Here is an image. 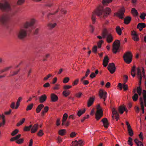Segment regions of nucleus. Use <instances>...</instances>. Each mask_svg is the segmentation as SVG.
I'll return each mask as SVG.
<instances>
[{
	"mask_svg": "<svg viewBox=\"0 0 146 146\" xmlns=\"http://www.w3.org/2000/svg\"><path fill=\"white\" fill-rule=\"evenodd\" d=\"M69 78L68 77H66L64 78L63 82L64 83H66L69 80Z\"/></svg>",
	"mask_w": 146,
	"mask_h": 146,
	"instance_id": "40",
	"label": "nucleus"
},
{
	"mask_svg": "<svg viewBox=\"0 0 146 146\" xmlns=\"http://www.w3.org/2000/svg\"><path fill=\"white\" fill-rule=\"evenodd\" d=\"M33 104H31L29 105L27 107L26 110L27 111H28L31 110L33 108Z\"/></svg>",
	"mask_w": 146,
	"mask_h": 146,
	"instance_id": "36",
	"label": "nucleus"
},
{
	"mask_svg": "<svg viewBox=\"0 0 146 146\" xmlns=\"http://www.w3.org/2000/svg\"><path fill=\"white\" fill-rule=\"evenodd\" d=\"M78 80L76 79L75 80L73 83L72 84L73 86H75L77 85L78 83Z\"/></svg>",
	"mask_w": 146,
	"mask_h": 146,
	"instance_id": "55",
	"label": "nucleus"
},
{
	"mask_svg": "<svg viewBox=\"0 0 146 146\" xmlns=\"http://www.w3.org/2000/svg\"><path fill=\"white\" fill-rule=\"evenodd\" d=\"M125 12V10L124 9H122L117 13L116 15L120 18L121 19H122L123 18V15Z\"/></svg>",
	"mask_w": 146,
	"mask_h": 146,
	"instance_id": "13",
	"label": "nucleus"
},
{
	"mask_svg": "<svg viewBox=\"0 0 146 146\" xmlns=\"http://www.w3.org/2000/svg\"><path fill=\"white\" fill-rule=\"evenodd\" d=\"M131 20V18L130 17H127L124 19V23L126 24L129 23Z\"/></svg>",
	"mask_w": 146,
	"mask_h": 146,
	"instance_id": "24",
	"label": "nucleus"
},
{
	"mask_svg": "<svg viewBox=\"0 0 146 146\" xmlns=\"http://www.w3.org/2000/svg\"><path fill=\"white\" fill-rule=\"evenodd\" d=\"M1 117L2 119L3 124V125H4L5 123V116L3 114H2L1 116Z\"/></svg>",
	"mask_w": 146,
	"mask_h": 146,
	"instance_id": "48",
	"label": "nucleus"
},
{
	"mask_svg": "<svg viewBox=\"0 0 146 146\" xmlns=\"http://www.w3.org/2000/svg\"><path fill=\"white\" fill-rule=\"evenodd\" d=\"M46 98L47 97L46 95L43 94L39 98V102L41 103H43L46 100Z\"/></svg>",
	"mask_w": 146,
	"mask_h": 146,
	"instance_id": "18",
	"label": "nucleus"
},
{
	"mask_svg": "<svg viewBox=\"0 0 146 146\" xmlns=\"http://www.w3.org/2000/svg\"><path fill=\"white\" fill-rule=\"evenodd\" d=\"M78 142L77 141H73L72 142V145L74 146H78Z\"/></svg>",
	"mask_w": 146,
	"mask_h": 146,
	"instance_id": "46",
	"label": "nucleus"
},
{
	"mask_svg": "<svg viewBox=\"0 0 146 146\" xmlns=\"http://www.w3.org/2000/svg\"><path fill=\"white\" fill-rule=\"evenodd\" d=\"M139 100L140 102L142 110V113H144V106L143 98L142 97L140 98Z\"/></svg>",
	"mask_w": 146,
	"mask_h": 146,
	"instance_id": "23",
	"label": "nucleus"
},
{
	"mask_svg": "<svg viewBox=\"0 0 146 146\" xmlns=\"http://www.w3.org/2000/svg\"><path fill=\"white\" fill-rule=\"evenodd\" d=\"M142 90V89L141 88L140 86L137 87V92H141Z\"/></svg>",
	"mask_w": 146,
	"mask_h": 146,
	"instance_id": "59",
	"label": "nucleus"
},
{
	"mask_svg": "<svg viewBox=\"0 0 146 146\" xmlns=\"http://www.w3.org/2000/svg\"><path fill=\"white\" fill-rule=\"evenodd\" d=\"M0 9L6 11L10 12L9 15L5 14L0 16V24L3 26L7 27L10 17L15 14L14 12L13 11L10 5L7 2H6L4 4L0 3Z\"/></svg>",
	"mask_w": 146,
	"mask_h": 146,
	"instance_id": "1",
	"label": "nucleus"
},
{
	"mask_svg": "<svg viewBox=\"0 0 146 146\" xmlns=\"http://www.w3.org/2000/svg\"><path fill=\"white\" fill-rule=\"evenodd\" d=\"M138 98V95L137 94H135L134 96H133L132 98L134 101H136Z\"/></svg>",
	"mask_w": 146,
	"mask_h": 146,
	"instance_id": "35",
	"label": "nucleus"
},
{
	"mask_svg": "<svg viewBox=\"0 0 146 146\" xmlns=\"http://www.w3.org/2000/svg\"><path fill=\"white\" fill-rule=\"evenodd\" d=\"M51 98L52 102H55L58 100V98L56 95L52 94L51 96Z\"/></svg>",
	"mask_w": 146,
	"mask_h": 146,
	"instance_id": "19",
	"label": "nucleus"
},
{
	"mask_svg": "<svg viewBox=\"0 0 146 146\" xmlns=\"http://www.w3.org/2000/svg\"><path fill=\"white\" fill-rule=\"evenodd\" d=\"M131 13L133 15L135 16H137L138 15V13L137 11L135 8H132L131 10Z\"/></svg>",
	"mask_w": 146,
	"mask_h": 146,
	"instance_id": "27",
	"label": "nucleus"
},
{
	"mask_svg": "<svg viewBox=\"0 0 146 146\" xmlns=\"http://www.w3.org/2000/svg\"><path fill=\"white\" fill-rule=\"evenodd\" d=\"M56 25V23H49L48 24V28L50 29H52L54 28Z\"/></svg>",
	"mask_w": 146,
	"mask_h": 146,
	"instance_id": "26",
	"label": "nucleus"
},
{
	"mask_svg": "<svg viewBox=\"0 0 146 146\" xmlns=\"http://www.w3.org/2000/svg\"><path fill=\"white\" fill-rule=\"evenodd\" d=\"M68 117V115L67 114L65 113H64L63 117V118L62 120H63L64 121H66Z\"/></svg>",
	"mask_w": 146,
	"mask_h": 146,
	"instance_id": "52",
	"label": "nucleus"
},
{
	"mask_svg": "<svg viewBox=\"0 0 146 146\" xmlns=\"http://www.w3.org/2000/svg\"><path fill=\"white\" fill-rule=\"evenodd\" d=\"M131 34L132 36V38L134 41H138L139 40L138 35L135 31H131Z\"/></svg>",
	"mask_w": 146,
	"mask_h": 146,
	"instance_id": "11",
	"label": "nucleus"
},
{
	"mask_svg": "<svg viewBox=\"0 0 146 146\" xmlns=\"http://www.w3.org/2000/svg\"><path fill=\"white\" fill-rule=\"evenodd\" d=\"M134 141L137 146H143L141 141H139L137 139H135L134 140Z\"/></svg>",
	"mask_w": 146,
	"mask_h": 146,
	"instance_id": "25",
	"label": "nucleus"
},
{
	"mask_svg": "<svg viewBox=\"0 0 146 146\" xmlns=\"http://www.w3.org/2000/svg\"><path fill=\"white\" fill-rule=\"evenodd\" d=\"M25 118H23L19 122L17 123V126H19L20 125H22L25 122Z\"/></svg>",
	"mask_w": 146,
	"mask_h": 146,
	"instance_id": "33",
	"label": "nucleus"
},
{
	"mask_svg": "<svg viewBox=\"0 0 146 146\" xmlns=\"http://www.w3.org/2000/svg\"><path fill=\"white\" fill-rule=\"evenodd\" d=\"M52 76V75L50 74H48L46 77L44 78V80H46L48 79L50 77Z\"/></svg>",
	"mask_w": 146,
	"mask_h": 146,
	"instance_id": "53",
	"label": "nucleus"
},
{
	"mask_svg": "<svg viewBox=\"0 0 146 146\" xmlns=\"http://www.w3.org/2000/svg\"><path fill=\"white\" fill-rule=\"evenodd\" d=\"M76 135V133L75 132H73L70 134V137H73L75 136Z\"/></svg>",
	"mask_w": 146,
	"mask_h": 146,
	"instance_id": "61",
	"label": "nucleus"
},
{
	"mask_svg": "<svg viewBox=\"0 0 146 146\" xmlns=\"http://www.w3.org/2000/svg\"><path fill=\"white\" fill-rule=\"evenodd\" d=\"M137 70V76L138 78L139 79V85L140 86L141 84V81L142 77L145 78V71L144 69L142 68V72L141 70L139 68H138Z\"/></svg>",
	"mask_w": 146,
	"mask_h": 146,
	"instance_id": "5",
	"label": "nucleus"
},
{
	"mask_svg": "<svg viewBox=\"0 0 146 146\" xmlns=\"http://www.w3.org/2000/svg\"><path fill=\"white\" fill-rule=\"evenodd\" d=\"M66 132V130L64 129H62L59 131L58 133L59 135L63 136L64 135Z\"/></svg>",
	"mask_w": 146,
	"mask_h": 146,
	"instance_id": "34",
	"label": "nucleus"
},
{
	"mask_svg": "<svg viewBox=\"0 0 146 146\" xmlns=\"http://www.w3.org/2000/svg\"><path fill=\"white\" fill-rule=\"evenodd\" d=\"M120 45L119 41L118 40H116L114 42L113 45V51L114 53L116 54L117 52H118Z\"/></svg>",
	"mask_w": 146,
	"mask_h": 146,
	"instance_id": "7",
	"label": "nucleus"
},
{
	"mask_svg": "<svg viewBox=\"0 0 146 146\" xmlns=\"http://www.w3.org/2000/svg\"><path fill=\"white\" fill-rule=\"evenodd\" d=\"M103 42V41L102 40H101L99 41L98 43V47L99 48H100L101 47V46L102 43Z\"/></svg>",
	"mask_w": 146,
	"mask_h": 146,
	"instance_id": "44",
	"label": "nucleus"
},
{
	"mask_svg": "<svg viewBox=\"0 0 146 146\" xmlns=\"http://www.w3.org/2000/svg\"><path fill=\"white\" fill-rule=\"evenodd\" d=\"M12 66H10L9 67H6L4 68L3 69L4 71V72H5L8 71L10 69L12 68Z\"/></svg>",
	"mask_w": 146,
	"mask_h": 146,
	"instance_id": "45",
	"label": "nucleus"
},
{
	"mask_svg": "<svg viewBox=\"0 0 146 146\" xmlns=\"http://www.w3.org/2000/svg\"><path fill=\"white\" fill-rule=\"evenodd\" d=\"M104 124V127L106 128H108L109 126V123L107 118H104L102 119L101 120Z\"/></svg>",
	"mask_w": 146,
	"mask_h": 146,
	"instance_id": "14",
	"label": "nucleus"
},
{
	"mask_svg": "<svg viewBox=\"0 0 146 146\" xmlns=\"http://www.w3.org/2000/svg\"><path fill=\"white\" fill-rule=\"evenodd\" d=\"M102 35L104 38H106V40L108 43L111 42L113 40V38L111 35L108 33L106 29H104L102 31Z\"/></svg>",
	"mask_w": 146,
	"mask_h": 146,
	"instance_id": "4",
	"label": "nucleus"
},
{
	"mask_svg": "<svg viewBox=\"0 0 146 146\" xmlns=\"http://www.w3.org/2000/svg\"><path fill=\"white\" fill-rule=\"evenodd\" d=\"M95 76L96 74L94 72H92L90 75V77L91 78L95 77Z\"/></svg>",
	"mask_w": 146,
	"mask_h": 146,
	"instance_id": "63",
	"label": "nucleus"
},
{
	"mask_svg": "<svg viewBox=\"0 0 146 146\" xmlns=\"http://www.w3.org/2000/svg\"><path fill=\"white\" fill-rule=\"evenodd\" d=\"M94 100V98L90 97V98L88 102V107H90L92 105Z\"/></svg>",
	"mask_w": 146,
	"mask_h": 146,
	"instance_id": "20",
	"label": "nucleus"
},
{
	"mask_svg": "<svg viewBox=\"0 0 146 146\" xmlns=\"http://www.w3.org/2000/svg\"><path fill=\"white\" fill-rule=\"evenodd\" d=\"M85 111L86 110L85 109H84L83 110H79L77 113L78 116L79 117L80 116L82 115L85 113Z\"/></svg>",
	"mask_w": 146,
	"mask_h": 146,
	"instance_id": "30",
	"label": "nucleus"
},
{
	"mask_svg": "<svg viewBox=\"0 0 146 146\" xmlns=\"http://www.w3.org/2000/svg\"><path fill=\"white\" fill-rule=\"evenodd\" d=\"M22 99V98L21 97H19L17 100V102H16V105L15 107V109H17L20 105V102L21 100Z\"/></svg>",
	"mask_w": 146,
	"mask_h": 146,
	"instance_id": "32",
	"label": "nucleus"
},
{
	"mask_svg": "<svg viewBox=\"0 0 146 146\" xmlns=\"http://www.w3.org/2000/svg\"><path fill=\"white\" fill-rule=\"evenodd\" d=\"M139 137L140 139V140L141 141H142L143 139V133L142 132H141L140 134L139 135Z\"/></svg>",
	"mask_w": 146,
	"mask_h": 146,
	"instance_id": "58",
	"label": "nucleus"
},
{
	"mask_svg": "<svg viewBox=\"0 0 146 146\" xmlns=\"http://www.w3.org/2000/svg\"><path fill=\"white\" fill-rule=\"evenodd\" d=\"M59 85L58 84H56L54 87L53 88V89L55 90H58L59 89Z\"/></svg>",
	"mask_w": 146,
	"mask_h": 146,
	"instance_id": "62",
	"label": "nucleus"
},
{
	"mask_svg": "<svg viewBox=\"0 0 146 146\" xmlns=\"http://www.w3.org/2000/svg\"><path fill=\"white\" fill-rule=\"evenodd\" d=\"M109 58L107 56L104 57L103 63V65L104 67H106L108 65L109 62Z\"/></svg>",
	"mask_w": 146,
	"mask_h": 146,
	"instance_id": "15",
	"label": "nucleus"
},
{
	"mask_svg": "<svg viewBox=\"0 0 146 146\" xmlns=\"http://www.w3.org/2000/svg\"><path fill=\"white\" fill-rule=\"evenodd\" d=\"M62 94L65 97H67L70 94V92L67 91H64Z\"/></svg>",
	"mask_w": 146,
	"mask_h": 146,
	"instance_id": "39",
	"label": "nucleus"
},
{
	"mask_svg": "<svg viewBox=\"0 0 146 146\" xmlns=\"http://www.w3.org/2000/svg\"><path fill=\"white\" fill-rule=\"evenodd\" d=\"M44 106L43 104H41L39 105L37 107L36 111L37 113H39L42 109L43 108Z\"/></svg>",
	"mask_w": 146,
	"mask_h": 146,
	"instance_id": "21",
	"label": "nucleus"
},
{
	"mask_svg": "<svg viewBox=\"0 0 146 146\" xmlns=\"http://www.w3.org/2000/svg\"><path fill=\"white\" fill-rule=\"evenodd\" d=\"M97 47L96 46H94L92 48V51L94 53H96L97 51Z\"/></svg>",
	"mask_w": 146,
	"mask_h": 146,
	"instance_id": "47",
	"label": "nucleus"
},
{
	"mask_svg": "<svg viewBox=\"0 0 146 146\" xmlns=\"http://www.w3.org/2000/svg\"><path fill=\"white\" fill-rule=\"evenodd\" d=\"M145 15L144 13H143L141 15L140 17L141 19H145Z\"/></svg>",
	"mask_w": 146,
	"mask_h": 146,
	"instance_id": "57",
	"label": "nucleus"
},
{
	"mask_svg": "<svg viewBox=\"0 0 146 146\" xmlns=\"http://www.w3.org/2000/svg\"><path fill=\"white\" fill-rule=\"evenodd\" d=\"M111 0H103L102 3L103 4H106L107 3L110 2Z\"/></svg>",
	"mask_w": 146,
	"mask_h": 146,
	"instance_id": "51",
	"label": "nucleus"
},
{
	"mask_svg": "<svg viewBox=\"0 0 146 146\" xmlns=\"http://www.w3.org/2000/svg\"><path fill=\"white\" fill-rule=\"evenodd\" d=\"M135 66H133L132 68V69L131 70V76L133 77H134L135 75V73H133V72H135Z\"/></svg>",
	"mask_w": 146,
	"mask_h": 146,
	"instance_id": "31",
	"label": "nucleus"
},
{
	"mask_svg": "<svg viewBox=\"0 0 146 146\" xmlns=\"http://www.w3.org/2000/svg\"><path fill=\"white\" fill-rule=\"evenodd\" d=\"M82 94V93L79 92L78 93H76V94L75 95H76V97H77V98H80L81 97Z\"/></svg>",
	"mask_w": 146,
	"mask_h": 146,
	"instance_id": "54",
	"label": "nucleus"
},
{
	"mask_svg": "<svg viewBox=\"0 0 146 146\" xmlns=\"http://www.w3.org/2000/svg\"><path fill=\"white\" fill-rule=\"evenodd\" d=\"M19 130L18 129H16L13 131L11 133V135L12 136H13L17 134V133L18 132Z\"/></svg>",
	"mask_w": 146,
	"mask_h": 146,
	"instance_id": "42",
	"label": "nucleus"
},
{
	"mask_svg": "<svg viewBox=\"0 0 146 146\" xmlns=\"http://www.w3.org/2000/svg\"><path fill=\"white\" fill-rule=\"evenodd\" d=\"M111 12V9L108 7H107L105 9H104L102 7L98 8L93 12L92 17L93 23L94 24L95 22V15H97L98 16L100 17L103 14V17L105 18L109 15Z\"/></svg>",
	"mask_w": 146,
	"mask_h": 146,
	"instance_id": "3",
	"label": "nucleus"
},
{
	"mask_svg": "<svg viewBox=\"0 0 146 146\" xmlns=\"http://www.w3.org/2000/svg\"><path fill=\"white\" fill-rule=\"evenodd\" d=\"M112 113L113 115L112 117L113 118L114 117V115H115V118L117 121L119 118V115L117 111L115 109L113 108L112 110Z\"/></svg>",
	"mask_w": 146,
	"mask_h": 146,
	"instance_id": "12",
	"label": "nucleus"
},
{
	"mask_svg": "<svg viewBox=\"0 0 146 146\" xmlns=\"http://www.w3.org/2000/svg\"><path fill=\"white\" fill-rule=\"evenodd\" d=\"M21 135V134H19L18 135H17L14 138H15V139H16V140L17 141V140L19 139Z\"/></svg>",
	"mask_w": 146,
	"mask_h": 146,
	"instance_id": "60",
	"label": "nucleus"
},
{
	"mask_svg": "<svg viewBox=\"0 0 146 146\" xmlns=\"http://www.w3.org/2000/svg\"><path fill=\"white\" fill-rule=\"evenodd\" d=\"M10 107L13 109L15 108V103L14 102H12L10 105Z\"/></svg>",
	"mask_w": 146,
	"mask_h": 146,
	"instance_id": "56",
	"label": "nucleus"
},
{
	"mask_svg": "<svg viewBox=\"0 0 146 146\" xmlns=\"http://www.w3.org/2000/svg\"><path fill=\"white\" fill-rule=\"evenodd\" d=\"M48 110V107L46 106L44 108V111L45 112H47Z\"/></svg>",
	"mask_w": 146,
	"mask_h": 146,
	"instance_id": "64",
	"label": "nucleus"
},
{
	"mask_svg": "<svg viewBox=\"0 0 146 146\" xmlns=\"http://www.w3.org/2000/svg\"><path fill=\"white\" fill-rule=\"evenodd\" d=\"M44 134L43 131L42 130H39V132L37 133V135L39 136H41Z\"/></svg>",
	"mask_w": 146,
	"mask_h": 146,
	"instance_id": "43",
	"label": "nucleus"
},
{
	"mask_svg": "<svg viewBox=\"0 0 146 146\" xmlns=\"http://www.w3.org/2000/svg\"><path fill=\"white\" fill-rule=\"evenodd\" d=\"M38 128V125L37 124H35L32 128L31 130V133H33L36 132Z\"/></svg>",
	"mask_w": 146,
	"mask_h": 146,
	"instance_id": "22",
	"label": "nucleus"
},
{
	"mask_svg": "<svg viewBox=\"0 0 146 146\" xmlns=\"http://www.w3.org/2000/svg\"><path fill=\"white\" fill-rule=\"evenodd\" d=\"M36 21L34 19H32L30 22H26L24 25V28L21 29L17 33V36L19 38L22 39L25 38L27 35V31L31 32L35 28L34 24Z\"/></svg>",
	"mask_w": 146,
	"mask_h": 146,
	"instance_id": "2",
	"label": "nucleus"
},
{
	"mask_svg": "<svg viewBox=\"0 0 146 146\" xmlns=\"http://www.w3.org/2000/svg\"><path fill=\"white\" fill-rule=\"evenodd\" d=\"M71 86H69V85H65L64 86L63 88L64 90H68L69 89L71 88L72 87Z\"/></svg>",
	"mask_w": 146,
	"mask_h": 146,
	"instance_id": "50",
	"label": "nucleus"
},
{
	"mask_svg": "<svg viewBox=\"0 0 146 146\" xmlns=\"http://www.w3.org/2000/svg\"><path fill=\"white\" fill-rule=\"evenodd\" d=\"M132 55L129 51L126 52L124 54L123 58L125 62L127 64H130L132 60Z\"/></svg>",
	"mask_w": 146,
	"mask_h": 146,
	"instance_id": "6",
	"label": "nucleus"
},
{
	"mask_svg": "<svg viewBox=\"0 0 146 146\" xmlns=\"http://www.w3.org/2000/svg\"><path fill=\"white\" fill-rule=\"evenodd\" d=\"M145 24L142 23H139L137 26V28L139 29L140 31H141L143 28L146 27Z\"/></svg>",
	"mask_w": 146,
	"mask_h": 146,
	"instance_id": "17",
	"label": "nucleus"
},
{
	"mask_svg": "<svg viewBox=\"0 0 146 146\" xmlns=\"http://www.w3.org/2000/svg\"><path fill=\"white\" fill-rule=\"evenodd\" d=\"M20 69L15 71H13V72H11V74H10V76H13L16 75L19 71Z\"/></svg>",
	"mask_w": 146,
	"mask_h": 146,
	"instance_id": "38",
	"label": "nucleus"
},
{
	"mask_svg": "<svg viewBox=\"0 0 146 146\" xmlns=\"http://www.w3.org/2000/svg\"><path fill=\"white\" fill-rule=\"evenodd\" d=\"M108 68L111 74H113L115 70V67L114 64L113 63H109L108 66Z\"/></svg>",
	"mask_w": 146,
	"mask_h": 146,
	"instance_id": "10",
	"label": "nucleus"
},
{
	"mask_svg": "<svg viewBox=\"0 0 146 146\" xmlns=\"http://www.w3.org/2000/svg\"><path fill=\"white\" fill-rule=\"evenodd\" d=\"M118 86L119 88L121 90L122 88H123L124 91L127 90L128 89L127 85L124 83L123 85L121 83H119L118 84Z\"/></svg>",
	"mask_w": 146,
	"mask_h": 146,
	"instance_id": "16",
	"label": "nucleus"
},
{
	"mask_svg": "<svg viewBox=\"0 0 146 146\" xmlns=\"http://www.w3.org/2000/svg\"><path fill=\"white\" fill-rule=\"evenodd\" d=\"M24 141V139L23 138H21L19 139L16 141V143L18 144H20L22 143Z\"/></svg>",
	"mask_w": 146,
	"mask_h": 146,
	"instance_id": "37",
	"label": "nucleus"
},
{
	"mask_svg": "<svg viewBox=\"0 0 146 146\" xmlns=\"http://www.w3.org/2000/svg\"><path fill=\"white\" fill-rule=\"evenodd\" d=\"M125 110V108L123 106H121L119 108V111L121 114H122Z\"/></svg>",
	"mask_w": 146,
	"mask_h": 146,
	"instance_id": "29",
	"label": "nucleus"
},
{
	"mask_svg": "<svg viewBox=\"0 0 146 146\" xmlns=\"http://www.w3.org/2000/svg\"><path fill=\"white\" fill-rule=\"evenodd\" d=\"M116 31L117 33L119 35H121V34L122 31L120 27L117 26L116 27Z\"/></svg>",
	"mask_w": 146,
	"mask_h": 146,
	"instance_id": "28",
	"label": "nucleus"
},
{
	"mask_svg": "<svg viewBox=\"0 0 146 146\" xmlns=\"http://www.w3.org/2000/svg\"><path fill=\"white\" fill-rule=\"evenodd\" d=\"M99 96L101 98L103 99L104 101H105L107 96V94L104 90L101 89L99 91Z\"/></svg>",
	"mask_w": 146,
	"mask_h": 146,
	"instance_id": "9",
	"label": "nucleus"
},
{
	"mask_svg": "<svg viewBox=\"0 0 146 146\" xmlns=\"http://www.w3.org/2000/svg\"><path fill=\"white\" fill-rule=\"evenodd\" d=\"M129 135L130 136H132L133 134V131L132 129L127 130Z\"/></svg>",
	"mask_w": 146,
	"mask_h": 146,
	"instance_id": "41",
	"label": "nucleus"
},
{
	"mask_svg": "<svg viewBox=\"0 0 146 146\" xmlns=\"http://www.w3.org/2000/svg\"><path fill=\"white\" fill-rule=\"evenodd\" d=\"M25 2V0H18L17 4L19 5H21L23 3Z\"/></svg>",
	"mask_w": 146,
	"mask_h": 146,
	"instance_id": "49",
	"label": "nucleus"
},
{
	"mask_svg": "<svg viewBox=\"0 0 146 146\" xmlns=\"http://www.w3.org/2000/svg\"><path fill=\"white\" fill-rule=\"evenodd\" d=\"M97 109V111L96 114V118L97 120H98L102 116L103 113L100 105H98Z\"/></svg>",
	"mask_w": 146,
	"mask_h": 146,
	"instance_id": "8",
	"label": "nucleus"
}]
</instances>
